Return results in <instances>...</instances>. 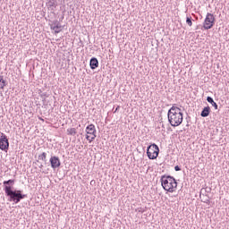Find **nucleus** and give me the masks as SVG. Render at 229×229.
Wrapping results in <instances>:
<instances>
[{
    "mask_svg": "<svg viewBox=\"0 0 229 229\" xmlns=\"http://www.w3.org/2000/svg\"><path fill=\"white\" fill-rule=\"evenodd\" d=\"M4 191L5 196L9 198L8 201H13V203H20L21 199L27 198L26 194H22L21 190H13V185H15V179H9L7 181H4Z\"/></svg>",
    "mask_w": 229,
    "mask_h": 229,
    "instance_id": "nucleus-1",
    "label": "nucleus"
},
{
    "mask_svg": "<svg viewBox=\"0 0 229 229\" xmlns=\"http://www.w3.org/2000/svg\"><path fill=\"white\" fill-rule=\"evenodd\" d=\"M168 122L171 126L176 128V126H180L182 123H183V113H182V109L178 106H173L167 113Z\"/></svg>",
    "mask_w": 229,
    "mask_h": 229,
    "instance_id": "nucleus-2",
    "label": "nucleus"
},
{
    "mask_svg": "<svg viewBox=\"0 0 229 229\" xmlns=\"http://www.w3.org/2000/svg\"><path fill=\"white\" fill-rule=\"evenodd\" d=\"M161 185L166 192H174L178 187V182L174 177L165 174L161 176Z\"/></svg>",
    "mask_w": 229,
    "mask_h": 229,
    "instance_id": "nucleus-3",
    "label": "nucleus"
},
{
    "mask_svg": "<svg viewBox=\"0 0 229 229\" xmlns=\"http://www.w3.org/2000/svg\"><path fill=\"white\" fill-rule=\"evenodd\" d=\"M158 153H160V148L155 143L147 148V157L149 160H157L158 158Z\"/></svg>",
    "mask_w": 229,
    "mask_h": 229,
    "instance_id": "nucleus-4",
    "label": "nucleus"
},
{
    "mask_svg": "<svg viewBox=\"0 0 229 229\" xmlns=\"http://www.w3.org/2000/svg\"><path fill=\"white\" fill-rule=\"evenodd\" d=\"M214 24H216V18L214 17V14L208 13L203 23L204 30H212V28H214Z\"/></svg>",
    "mask_w": 229,
    "mask_h": 229,
    "instance_id": "nucleus-5",
    "label": "nucleus"
},
{
    "mask_svg": "<svg viewBox=\"0 0 229 229\" xmlns=\"http://www.w3.org/2000/svg\"><path fill=\"white\" fill-rule=\"evenodd\" d=\"M10 148V141H8V137L4 133L0 132V149L2 151H8Z\"/></svg>",
    "mask_w": 229,
    "mask_h": 229,
    "instance_id": "nucleus-6",
    "label": "nucleus"
},
{
    "mask_svg": "<svg viewBox=\"0 0 229 229\" xmlns=\"http://www.w3.org/2000/svg\"><path fill=\"white\" fill-rule=\"evenodd\" d=\"M49 162L52 169H58V167L62 165V162H60V157L56 156H52Z\"/></svg>",
    "mask_w": 229,
    "mask_h": 229,
    "instance_id": "nucleus-7",
    "label": "nucleus"
},
{
    "mask_svg": "<svg viewBox=\"0 0 229 229\" xmlns=\"http://www.w3.org/2000/svg\"><path fill=\"white\" fill-rule=\"evenodd\" d=\"M47 6L48 10L55 11L56 6H58V0H47Z\"/></svg>",
    "mask_w": 229,
    "mask_h": 229,
    "instance_id": "nucleus-8",
    "label": "nucleus"
},
{
    "mask_svg": "<svg viewBox=\"0 0 229 229\" xmlns=\"http://www.w3.org/2000/svg\"><path fill=\"white\" fill-rule=\"evenodd\" d=\"M86 133L88 135H92L94 137V135H96V125L94 124H89L86 127Z\"/></svg>",
    "mask_w": 229,
    "mask_h": 229,
    "instance_id": "nucleus-9",
    "label": "nucleus"
},
{
    "mask_svg": "<svg viewBox=\"0 0 229 229\" xmlns=\"http://www.w3.org/2000/svg\"><path fill=\"white\" fill-rule=\"evenodd\" d=\"M89 67L90 69H98L99 67V61H98V58L92 57L89 61Z\"/></svg>",
    "mask_w": 229,
    "mask_h": 229,
    "instance_id": "nucleus-10",
    "label": "nucleus"
},
{
    "mask_svg": "<svg viewBox=\"0 0 229 229\" xmlns=\"http://www.w3.org/2000/svg\"><path fill=\"white\" fill-rule=\"evenodd\" d=\"M201 117H208L210 115V106H206L202 109L200 113Z\"/></svg>",
    "mask_w": 229,
    "mask_h": 229,
    "instance_id": "nucleus-11",
    "label": "nucleus"
},
{
    "mask_svg": "<svg viewBox=\"0 0 229 229\" xmlns=\"http://www.w3.org/2000/svg\"><path fill=\"white\" fill-rule=\"evenodd\" d=\"M207 101L208 103H210L212 106H214L215 110H217L218 108L217 103L214 101V98H212V97H207Z\"/></svg>",
    "mask_w": 229,
    "mask_h": 229,
    "instance_id": "nucleus-12",
    "label": "nucleus"
},
{
    "mask_svg": "<svg viewBox=\"0 0 229 229\" xmlns=\"http://www.w3.org/2000/svg\"><path fill=\"white\" fill-rule=\"evenodd\" d=\"M6 85H8V83H6V80H4L3 75H0V89H4Z\"/></svg>",
    "mask_w": 229,
    "mask_h": 229,
    "instance_id": "nucleus-13",
    "label": "nucleus"
},
{
    "mask_svg": "<svg viewBox=\"0 0 229 229\" xmlns=\"http://www.w3.org/2000/svg\"><path fill=\"white\" fill-rule=\"evenodd\" d=\"M76 133H78V131H76V128L67 129V135H72V137H74V135H76Z\"/></svg>",
    "mask_w": 229,
    "mask_h": 229,
    "instance_id": "nucleus-14",
    "label": "nucleus"
},
{
    "mask_svg": "<svg viewBox=\"0 0 229 229\" xmlns=\"http://www.w3.org/2000/svg\"><path fill=\"white\" fill-rule=\"evenodd\" d=\"M47 158V153L43 152L41 155L38 156V160H43V162H46Z\"/></svg>",
    "mask_w": 229,
    "mask_h": 229,
    "instance_id": "nucleus-15",
    "label": "nucleus"
},
{
    "mask_svg": "<svg viewBox=\"0 0 229 229\" xmlns=\"http://www.w3.org/2000/svg\"><path fill=\"white\" fill-rule=\"evenodd\" d=\"M60 21L58 20L53 21L52 23L50 24V29L55 30H56V25L59 23Z\"/></svg>",
    "mask_w": 229,
    "mask_h": 229,
    "instance_id": "nucleus-16",
    "label": "nucleus"
},
{
    "mask_svg": "<svg viewBox=\"0 0 229 229\" xmlns=\"http://www.w3.org/2000/svg\"><path fill=\"white\" fill-rule=\"evenodd\" d=\"M63 30V27H62V24L60 23H57V25L55 26V30H54L55 33H60V31H62Z\"/></svg>",
    "mask_w": 229,
    "mask_h": 229,
    "instance_id": "nucleus-17",
    "label": "nucleus"
},
{
    "mask_svg": "<svg viewBox=\"0 0 229 229\" xmlns=\"http://www.w3.org/2000/svg\"><path fill=\"white\" fill-rule=\"evenodd\" d=\"M186 24H188V26H192V17L191 16L186 17Z\"/></svg>",
    "mask_w": 229,
    "mask_h": 229,
    "instance_id": "nucleus-18",
    "label": "nucleus"
},
{
    "mask_svg": "<svg viewBox=\"0 0 229 229\" xmlns=\"http://www.w3.org/2000/svg\"><path fill=\"white\" fill-rule=\"evenodd\" d=\"M96 137H97V135H94L91 138H90V136L86 135V139H87V140H89V142H93L96 140Z\"/></svg>",
    "mask_w": 229,
    "mask_h": 229,
    "instance_id": "nucleus-19",
    "label": "nucleus"
},
{
    "mask_svg": "<svg viewBox=\"0 0 229 229\" xmlns=\"http://www.w3.org/2000/svg\"><path fill=\"white\" fill-rule=\"evenodd\" d=\"M40 98H41V99L43 100V101H46V98H47V93H42L41 95H40Z\"/></svg>",
    "mask_w": 229,
    "mask_h": 229,
    "instance_id": "nucleus-20",
    "label": "nucleus"
},
{
    "mask_svg": "<svg viewBox=\"0 0 229 229\" xmlns=\"http://www.w3.org/2000/svg\"><path fill=\"white\" fill-rule=\"evenodd\" d=\"M174 171H182V168L179 165H175Z\"/></svg>",
    "mask_w": 229,
    "mask_h": 229,
    "instance_id": "nucleus-21",
    "label": "nucleus"
},
{
    "mask_svg": "<svg viewBox=\"0 0 229 229\" xmlns=\"http://www.w3.org/2000/svg\"><path fill=\"white\" fill-rule=\"evenodd\" d=\"M119 108H121V106H117V107H116L115 110L114 111V114H115V112H117V110H119Z\"/></svg>",
    "mask_w": 229,
    "mask_h": 229,
    "instance_id": "nucleus-22",
    "label": "nucleus"
},
{
    "mask_svg": "<svg viewBox=\"0 0 229 229\" xmlns=\"http://www.w3.org/2000/svg\"><path fill=\"white\" fill-rule=\"evenodd\" d=\"M38 93L39 94V96H41V94H42V89H38Z\"/></svg>",
    "mask_w": 229,
    "mask_h": 229,
    "instance_id": "nucleus-23",
    "label": "nucleus"
},
{
    "mask_svg": "<svg viewBox=\"0 0 229 229\" xmlns=\"http://www.w3.org/2000/svg\"><path fill=\"white\" fill-rule=\"evenodd\" d=\"M160 124H161L163 130H165V126L162 123H160Z\"/></svg>",
    "mask_w": 229,
    "mask_h": 229,
    "instance_id": "nucleus-24",
    "label": "nucleus"
},
{
    "mask_svg": "<svg viewBox=\"0 0 229 229\" xmlns=\"http://www.w3.org/2000/svg\"><path fill=\"white\" fill-rule=\"evenodd\" d=\"M44 167V165H39V169H42Z\"/></svg>",
    "mask_w": 229,
    "mask_h": 229,
    "instance_id": "nucleus-25",
    "label": "nucleus"
},
{
    "mask_svg": "<svg viewBox=\"0 0 229 229\" xmlns=\"http://www.w3.org/2000/svg\"><path fill=\"white\" fill-rule=\"evenodd\" d=\"M0 96L3 97V92L2 91L0 92Z\"/></svg>",
    "mask_w": 229,
    "mask_h": 229,
    "instance_id": "nucleus-26",
    "label": "nucleus"
}]
</instances>
